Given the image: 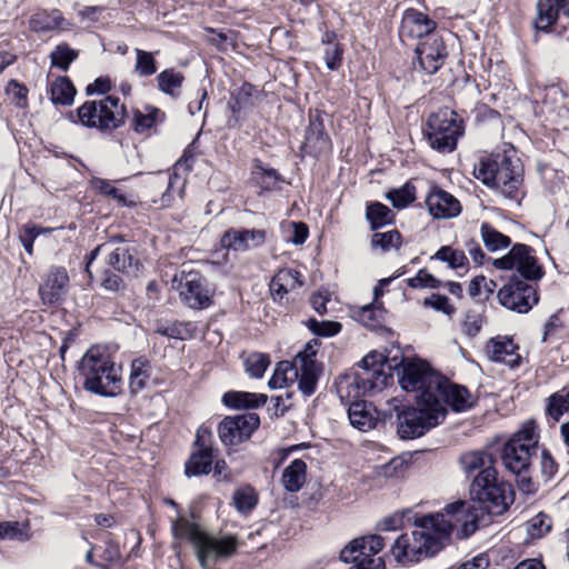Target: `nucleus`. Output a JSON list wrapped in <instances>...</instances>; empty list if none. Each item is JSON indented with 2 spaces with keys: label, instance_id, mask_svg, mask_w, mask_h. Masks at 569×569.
Instances as JSON below:
<instances>
[{
  "label": "nucleus",
  "instance_id": "1",
  "mask_svg": "<svg viewBox=\"0 0 569 569\" xmlns=\"http://www.w3.org/2000/svg\"><path fill=\"white\" fill-rule=\"evenodd\" d=\"M417 529L399 536L391 547V555L400 565L418 562L439 552L455 533L459 539L470 537L479 527V510L473 503L457 501L442 512L415 520Z\"/></svg>",
  "mask_w": 569,
  "mask_h": 569
},
{
  "label": "nucleus",
  "instance_id": "2",
  "mask_svg": "<svg viewBox=\"0 0 569 569\" xmlns=\"http://www.w3.org/2000/svg\"><path fill=\"white\" fill-rule=\"evenodd\" d=\"M79 375L88 392L101 397H117L122 391L121 368L106 347L92 346L79 362Z\"/></svg>",
  "mask_w": 569,
  "mask_h": 569
},
{
  "label": "nucleus",
  "instance_id": "3",
  "mask_svg": "<svg viewBox=\"0 0 569 569\" xmlns=\"http://www.w3.org/2000/svg\"><path fill=\"white\" fill-rule=\"evenodd\" d=\"M475 177L486 186L497 189L503 197L517 200L522 182L519 159L506 154L483 157L473 168Z\"/></svg>",
  "mask_w": 569,
  "mask_h": 569
},
{
  "label": "nucleus",
  "instance_id": "4",
  "mask_svg": "<svg viewBox=\"0 0 569 569\" xmlns=\"http://www.w3.org/2000/svg\"><path fill=\"white\" fill-rule=\"evenodd\" d=\"M171 530L176 539L191 542L202 569H207L209 560L230 557L238 547V541L233 536L216 538L183 517L172 522Z\"/></svg>",
  "mask_w": 569,
  "mask_h": 569
},
{
  "label": "nucleus",
  "instance_id": "5",
  "mask_svg": "<svg viewBox=\"0 0 569 569\" xmlns=\"http://www.w3.org/2000/svg\"><path fill=\"white\" fill-rule=\"evenodd\" d=\"M417 407H407L399 410V400L393 398L390 405L397 413L398 433L402 439H413L423 436L428 430L438 426L445 420L446 410L438 402L431 400L416 399Z\"/></svg>",
  "mask_w": 569,
  "mask_h": 569
},
{
  "label": "nucleus",
  "instance_id": "6",
  "mask_svg": "<svg viewBox=\"0 0 569 569\" xmlns=\"http://www.w3.org/2000/svg\"><path fill=\"white\" fill-rule=\"evenodd\" d=\"M127 109L120 99L107 96L99 100L86 101L77 110V121L86 128L111 132L124 124Z\"/></svg>",
  "mask_w": 569,
  "mask_h": 569
},
{
  "label": "nucleus",
  "instance_id": "7",
  "mask_svg": "<svg viewBox=\"0 0 569 569\" xmlns=\"http://www.w3.org/2000/svg\"><path fill=\"white\" fill-rule=\"evenodd\" d=\"M470 493L480 508L490 515L503 513L512 502L510 486L498 480L496 470L480 471L471 483Z\"/></svg>",
  "mask_w": 569,
  "mask_h": 569
},
{
  "label": "nucleus",
  "instance_id": "8",
  "mask_svg": "<svg viewBox=\"0 0 569 569\" xmlns=\"http://www.w3.org/2000/svg\"><path fill=\"white\" fill-rule=\"evenodd\" d=\"M446 378L437 373L426 361L407 359L401 362L399 385L407 392H415L422 403L431 400L432 393L439 392Z\"/></svg>",
  "mask_w": 569,
  "mask_h": 569
},
{
  "label": "nucleus",
  "instance_id": "9",
  "mask_svg": "<svg viewBox=\"0 0 569 569\" xmlns=\"http://www.w3.org/2000/svg\"><path fill=\"white\" fill-rule=\"evenodd\" d=\"M539 435L535 422H526L505 445L502 462L505 467L516 475L526 471L531 457L537 452Z\"/></svg>",
  "mask_w": 569,
  "mask_h": 569
},
{
  "label": "nucleus",
  "instance_id": "10",
  "mask_svg": "<svg viewBox=\"0 0 569 569\" xmlns=\"http://www.w3.org/2000/svg\"><path fill=\"white\" fill-rule=\"evenodd\" d=\"M462 121L450 108H441L427 122L426 136L430 147L439 152H452L463 134Z\"/></svg>",
  "mask_w": 569,
  "mask_h": 569
},
{
  "label": "nucleus",
  "instance_id": "11",
  "mask_svg": "<svg viewBox=\"0 0 569 569\" xmlns=\"http://www.w3.org/2000/svg\"><path fill=\"white\" fill-rule=\"evenodd\" d=\"M100 251L107 252V263L114 270L137 276L141 268V262L137 256L136 248L122 240L118 242L116 239L98 246L87 257L86 271L90 274V264L97 259Z\"/></svg>",
  "mask_w": 569,
  "mask_h": 569
},
{
  "label": "nucleus",
  "instance_id": "12",
  "mask_svg": "<svg viewBox=\"0 0 569 569\" xmlns=\"http://www.w3.org/2000/svg\"><path fill=\"white\" fill-rule=\"evenodd\" d=\"M174 281H178L177 290L181 301L189 308L202 310L212 305L214 289L199 271L182 270L179 277H174Z\"/></svg>",
  "mask_w": 569,
  "mask_h": 569
},
{
  "label": "nucleus",
  "instance_id": "13",
  "mask_svg": "<svg viewBox=\"0 0 569 569\" xmlns=\"http://www.w3.org/2000/svg\"><path fill=\"white\" fill-rule=\"evenodd\" d=\"M320 345L318 339H311L296 356V381H298V389L306 397L316 392L323 371V365L317 357Z\"/></svg>",
  "mask_w": 569,
  "mask_h": 569
},
{
  "label": "nucleus",
  "instance_id": "14",
  "mask_svg": "<svg viewBox=\"0 0 569 569\" xmlns=\"http://www.w3.org/2000/svg\"><path fill=\"white\" fill-rule=\"evenodd\" d=\"M492 266L500 270L516 269L526 280H539L543 276L531 247L517 243L510 251L492 261Z\"/></svg>",
  "mask_w": 569,
  "mask_h": 569
},
{
  "label": "nucleus",
  "instance_id": "15",
  "mask_svg": "<svg viewBox=\"0 0 569 569\" xmlns=\"http://www.w3.org/2000/svg\"><path fill=\"white\" fill-rule=\"evenodd\" d=\"M381 353L370 352L351 370L366 396L381 391L391 378L383 369Z\"/></svg>",
  "mask_w": 569,
  "mask_h": 569
},
{
  "label": "nucleus",
  "instance_id": "16",
  "mask_svg": "<svg viewBox=\"0 0 569 569\" xmlns=\"http://www.w3.org/2000/svg\"><path fill=\"white\" fill-rule=\"evenodd\" d=\"M498 300L508 310L527 313L539 299L533 286L513 277L499 289Z\"/></svg>",
  "mask_w": 569,
  "mask_h": 569
},
{
  "label": "nucleus",
  "instance_id": "17",
  "mask_svg": "<svg viewBox=\"0 0 569 569\" xmlns=\"http://www.w3.org/2000/svg\"><path fill=\"white\" fill-rule=\"evenodd\" d=\"M260 419L257 413L226 417L218 427V435L226 446H236L248 440L259 427Z\"/></svg>",
  "mask_w": 569,
  "mask_h": 569
},
{
  "label": "nucleus",
  "instance_id": "18",
  "mask_svg": "<svg viewBox=\"0 0 569 569\" xmlns=\"http://www.w3.org/2000/svg\"><path fill=\"white\" fill-rule=\"evenodd\" d=\"M69 287V276L64 268L52 267L39 286V296L44 305L53 306L63 300Z\"/></svg>",
  "mask_w": 569,
  "mask_h": 569
},
{
  "label": "nucleus",
  "instance_id": "19",
  "mask_svg": "<svg viewBox=\"0 0 569 569\" xmlns=\"http://www.w3.org/2000/svg\"><path fill=\"white\" fill-rule=\"evenodd\" d=\"M416 53L420 67L428 74L436 73L447 57L446 46L442 39L436 34L429 36L416 47Z\"/></svg>",
  "mask_w": 569,
  "mask_h": 569
},
{
  "label": "nucleus",
  "instance_id": "20",
  "mask_svg": "<svg viewBox=\"0 0 569 569\" xmlns=\"http://www.w3.org/2000/svg\"><path fill=\"white\" fill-rule=\"evenodd\" d=\"M432 403L438 402L447 411V405L452 410L460 412L470 409L473 406V397L466 387L452 385L447 379L441 386L439 392L432 393Z\"/></svg>",
  "mask_w": 569,
  "mask_h": 569
},
{
  "label": "nucleus",
  "instance_id": "21",
  "mask_svg": "<svg viewBox=\"0 0 569 569\" xmlns=\"http://www.w3.org/2000/svg\"><path fill=\"white\" fill-rule=\"evenodd\" d=\"M266 231L261 229H229L221 237V246L233 251H247L266 241Z\"/></svg>",
  "mask_w": 569,
  "mask_h": 569
},
{
  "label": "nucleus",
  "instance_id": "22",
  "mask_svg": "<svg viewBox=\"0 0 569 569\" xmlns=\"http://www.w3.org/2000/svg\"><path fill=\"white\" fill-rule=\"evenodd\" d=\"M436 27V22L427 14L416 9H408L403 13L399 34L402 40L429 37Z\"/></svg>",
  "mask_w": 569,
  "mask_h": 569
},
{
  "label": "nucleus",
  "instance_id": "23",
  "mask_svg": "<svg viewBox=\"0 0 569 569\" xmlns=\"http://www.w3.org/2000/svg\"><path fill=\"white\" fill-rule=\"evenodd\" d=\"M430 214L437 219H450L461 212V204L457 198L449 192L435 188L426 199Z\"/></svg>",
  "mask_w": 569,
  "mask_h": 569
},
{
  "label": "nucleus",
  "instance_id": "24",
  "mask_svg": "<svg viewBox=\"0 0 569 569\" xmlns=\"http://www.w3.org/2000/svg\"><path fill=\"white\" fill-rule=\"evenodd\" d=\"M383 539L380 536L371 535L353 539L340 552V559L349 562L355 557L360 558H382L379 556L383 549Z\"/></svg>",
  "mask_w": 569,
  "mask_h": 569
},
{
  "label": "nucleus",
  "instance_id": "25",
  "mask_svg": "<svg viewBox=\"0 0 569 569\" xmlns=\"http://www.w3.org/2000/svg\"><path fill=\"white\" fill-rule=\"evenodd\" d=\"M206 429H199L197 432L196 443L200 448L193 452L186 463L184 473L187 477L208 475L212 467L213 452L211 447L200 445L202 433H206Z\"/></svg>",
  "mask_w": 569,
  "mask_h": 569
},
{
  "label": "nucleus",
  "instance_id": "26",
  "mask_svg": "<svg viewBox=\"0 0 569 569\" xmlns=\"http://www.w3.org/2000/svg\"><path fill=\"white\" fill-rule=\"evenodd\" d=\"M29 28L34 32H49L53 30L67 31L72 28V23L67 21L61 11L53 9L36 12L29 20Z\"/></svg>",
  "mask_w": 569,
  "mask_h": 569
},
{
  "label": "nucleus",
  "instance_id": "27",
  "mask_svg": "<svg viewBox=\"0 0 569 569\" xmlns=\"http://www.w3.org/2000/svg\"><path fill=\"white\" fill-rule=\"evenodd\" d=\"M180 170L184 172L188 170L186 163L178 161L171 173H160L159 177L168 182L166 191L162 193L160 203L162 207H170L176 199L183 198L186 179L180 174Z\"/></svg>",
  "mask_w": 569,
  "mask_h": 569
},
{
  "label": "nucleus",
  "instance_id": "28",
  "mask_svg": "<svg viewBox=\"0 0 569 569\" xmlns=\"http://www.w3.org/2000/svg\"><path fill=\"white\" fill-rule=\"evenodd\" d=\"M516 345L508 338H492L486 345L488 358L495 362H503L515 367L519 362V355L516 352Z\"/></svg>",
  "mask_w": 569,
  "mask_h": 569
},
{
  "label": "nucleus",
  "instance_id": "29",
  "mask_svg": "<svg viewBox=\"0 0 569 569\" xmlns=\"http://www.w3.org/2000/svg\"><path fill=\"white\" fill-rule=\"evenodd\" d=\"M303 281L299 271L293 269H280L271 279L270 292L274 300H282L283 297L302 287Z\"/></svg>",
  "mask_w": 569,
  "mask_h": 569
},
{
  "label": "nucleus",
  "instance_id": "30",
  "mask_svg": "<svg viewBox=\"0 0 569 569\" xmlns=\"http://www.w3.org/2000/svg\"><path fill=\"white\" fill-rule=\"evenodd\" d=\"M348 417L350 423L361 431L375 428L378 421L377 411L373 406L363 400L353 401L349 405Z\"/></svg>",
  "mask_w": 569,
  "mask_h": 569
},
{
  "label": "nucleus",
  "instance_id": "31",
  "mask_svg": "<svg viewBox=\"0 0 569 569\" xmlns=\"http://www.w3.org/2000/svg\"><path fill=\"white\" fill-rule=\"evenodd\" d=\"M268 400L267 395L247 392V391H228L223 395V403L232 409H256L263 406Z\"/></svg>",
  "mask_w": 569,
  "mask_h": 569
},
{
  "label": "nucleus",
  "instance_id": "32",
  "mask_svg": "<svg viewBox=\"0 0 569 569\" xmlns=\"http://www.w3.org/2000/svg\"><path fill=\"white\" fill-rule=\"evenodd\" d=\"M307 478V465L302 459L292 460L282 471L281 483L289 492H298Z\"/></svg>",
  "mask_w": 569,
  "mask_h": 569
},
{
  "label": "nucleus",
  "instance_id": "33",
  "mask_svg": "<svg viewBox=\"0 0 569 569\" xmlns=\"http://www.w3.org/2000/svg\"><path fill=\"white\" fill-rule=\"evenodd\" d=\"M336 390L340 400L349 405L353 401H361L360 398L366 396L352 370L338 377Z\"/></svg>",
  "mask_w": 569,
  "mask_h": 569
},
{
  "label": "nucleus",
  "instance_id": "34",
  "mask_svg": "<svg viewBox=\"0 0 569 569\" xmlns=\"http://www.w3.org/2000/svg\"><path fill=\"white\" fill-rule=\"evenodd\" d=\"M151 365L146 358H137L132 360L129 375V389L136 395L147 387L151 377Z\"/></svg>",
  "mask_w": 569,
  "mask_h": 569
},
{
  "label": "nucleus",
  "instance_id": "35",
  "mask_svg": "<svg viewBox=\"0 0 569 569\" xmlns=\"http://www.w3.org/2000/svg\"><path fill=\"white\" fill-rule=\"evenodd\" d=\"M537 17L535 26L538 30L548 31L556 23L559 16L558 0H538L536 4Z\"/></svg>",
  "mask_w": 569,
  "mask_h": 569
},
{
  "label": "nucleus",
  "instance_id": "36",
  "mask_svg": "<svg viewBox=\"0 0 569 569\" xmlns=\"http://www.w3.org/2000/svg\"><path fill=\"white\" fill-rule=\"evenodd\" d=\"M460 463L466 473H473L476 471H486L488 469L495 470L492 456L486 451H469L460 457Z\"/></svg>",
  "mask_w": 569,
  "mask_h": 569
},
{
  "label": "nucleus",
  "instance_id": "37",
  "mask_svg": "<svg viewBox=\"0 0 569 569\" xmlns=\"http://www.w3.org/2000/svg\"><path fill=\"white\" fill-rule=\"evenodd\" d=\"M329 137L319 117L311 119L306 132V146L321 152L329 149Z\"/></svg>",
  "mask_w": 569,
  "mask_h": 569
},
{
  "label": "nucleus",
  "instance_id": "38",
  "mask_svg": "<svg viewBox=\"0 0 569 569\" xmlns=\"http://www.w3.org/2000/svg\"><path fill=\"white\" fill-rule=\"evenodd\" d=\"M480 237L485 247L491 252L507 249L511 244V239L508 236L501 233L488 222L481 224Z\"/></svg>",
  "mask_w": 569,
  "mask_h": 569
},
{
  "label": "nucleus",
  "instance_id": "39",
  "mask_svg": "<svg viewBox=\"0 0 569 569\" xmlns=\"http://www.w3.org/2000/svg\"><path fill=\"white\" fill-rule=\"evenodd\" d=\"M157 81L159 90L172 98H178L184 77L174 69H166L158 74Z\"/></svg>",
  "mask_w": 569,
  "mask_h": 569
},
{
  "label": "nucleus",
  "instance_id": "40",
  "mask_svg": "<svg viewBox=\"0 0 569 569\" xmlns=\"http://www.w3.org/2000/svg\"><path fill=\"white\" fill-rule=\"evenodd\" d=\"M297 380L296 358L292 362L281 361L277 365L268 386L272 389L284 388Z\"/></svg>",
  "mask_w": 569,
  "mask_h": 569
},
{
  "label": "nucleus",
  "instance_id": "41",
  "mask_svg": "<svg viewBox=\"0 0 569 569\" xmlns=\"http://www.w3.org/2000/svg\"><path fill=\"white\" fill-rule=\"evenodd\" d=\"M50 92L53 103L67 106L72 103L76 89L68 78L60 77L52 82Z\"/></svg>",
  "mask_w": 569,
  "mask_h": 569
},
{
  "label": "nucleus",
  "instance_id": "42",
  "mask_svg": "<svg viewBox=\"0 0 569 569\" xmlns=\"http://www.w3.org/2000/svg\"><path fill=\"white\" fill-rule=\"evenodd\" d=\"M366 218L372 230L379 229L393 221L392 211L381 202H373L367 207Z\"/></svg>",
  "mask_w": 569,
  "mask_h": 569
},
{
  "label": "nucleus",
  "instance_id": "43",
  "mask_svg": "<svg viewBox=\"0 0 569 569\" xmlns=\"http://www.w3.org/2000/svg\"><path fill=\"white\" fill-rule=\"evenodd\" d=\"M402 244V238L398 230H389L386 232H375L371 237V247L388 252L398 250Z\"/></svg>",
  "mask_w": 569,
  "mask_h": 569
},
{
  "label": "nucleus",
  "instance_id": "44",
  "mask_svg": "<svg viewBox=\"0 0 569 569\" xmlns=\"http://www.w3.org/2000/svg\"><path fill=\"white\" fill-rule=\"evenodd\" d=\"M431 259L446 262L451 269H459L468 263L465 252L451 246H442Z\"/></svg>",
  "mask_w": 569,
  "mask_h": 569
},
{
  "label": "nucleus",
  "instance_id": "45",
  "mask_svg": "<svg viewBox=\"0 0 569 569\" xmlns=\"http://www.w3.org/2000/svg\"><path fill=\"white\" fill-rule=\"evenodd\" d=\"M356 318L365 327L377 329L383 321V309L378 305H366L356 311Z\"/></svg>",
  "mask_w": 569,
  "mask_h": 569
},
{
  "label": "nucleus",
  "instance_id": "46",
  "mask_svg": "<svg viewBox=\"0 0 569 569\" xmlns=\"http://www.w3.org/2000/svg\"><path fill=\"white\" fill-rule=\"evenodd\" d=\"M547 412L555 420L569 412V390L562 389L548 398Z\"/></svg>",
  "mask_w": 569,
  "mask_h": 569
},
{
  "label": "nucleus",
  "instance_id": "47",
  "mask_svg": "<svg viewBox=\"0 0 569 569\" xmlns=\"http://www.w3.org/2000/svg\"><path fill=\"white\" fill-rule=\"evenodd\" d=\"M526 526L530 538L539 539L551 530L552 521L548 515L539 512L529 519Z\"/></svg>",
  "mask_w": 569,
  "mask_h": 569
},
{
  "label": "nucleus",
  "instance_id": "48",
  "mask_svg": "<svg viewBox=\"0 0 569 569\" xmlns=\"http://www.w3.org/2000/svg\"><path fill=\"white\" fill-rule=\"evenodd\" d=\"M78 57V52L71 49L68 44L62 43L56 47V49L51 52L50 59L51 64L57 67L63 71H66L70 63L76 60Z\"/></svg>",
  "mask_w": 569,
  "mask_h": 569
},
{
  "label": "nucleus",
  "instance_id": "49",
  "mask_svg": "<svg viewBox=\"0 0 569 569\" xmlns=\"http://www.w3.org/2000/svg\"><path fill=\"white\" fill-rule=\"evenodd\" d=\"M134 53H136V58H137L136 64H134V71L140 77H149L157 72V62L153 57V53L141 50V49H136Z\"/></svg>",
  "mask_w": 569,
  "mask_h": 569
},
{
  "label": "nucleus",
  "instance_id": "50",
  "mask_svg": "<svg viewBox=\"0 0 569 569\" xmlns=\"http://www.w3.org/2000/svg\"><path fill=\"white\" fill-rule=\"evenodd\" d=\"M415 187L406 183L399 189H395L388 192L387 198L391 201L392 206L402 209L415 201Z\"/></svg>",
  "mask_w": 569,
  "mask_h": 569
},
{
  "label": "nucleus",
  "instance_id": "51",
  "mask_svg": "<svg viewBox=\"0 0 569 569\" xmlns=\"http://www.w3.org/2000/svg\"><path fill=\"white\" fill-rule=\"evenodd\" d=\"M233 505L242 513L249 512L257 505V496L252 488L239 489L233 495Z\"/></svg>",
  "mask_w": 569,
  "mask_h": 569
},
{
  "label": "nucleus",
  "instance_id": "52",
  "mask_svg": "<svg viewBox=\"0 0 569 569\" xmlns=\"http://www.w3.org/2000/svg\"><path fill=\"white\" fill-rule=\"evenodd\" d=\"M246 371L253 378H261L270 365L269 357L264 353H252L246 359Z\"/></svg>",
  "mask_w": 569,
  "mask_h": 569
},
{
  "label": "nucleus",
  "instance_id": "53",
  "mask_svg": "<svg viewBox=\"0 0 569 569\" xmlns=\"http://www.w3.org/2000/svg\"><path fill=\"white\" fill-rule=\"evenodd\" d=\"M309 330L320 337H333L341 331V323L336 321H318L309 319L307 322Z\"/></svg>",
  "mask_w": 569,
  "mask_h": 569
},
{
  "label": "nucleus",
  "instance_id": "54",
  "mask_svg": "<svg viewBox=\"0 0 569 569\" xmlns=\"http://www.w3.org/2000/svg\"><path fill=\"white\" fill-rule=\"evenodd\" d=\"M158 114L157 109L148 110L142 112L140 110H133L132 128L136 132L141 133L150 129L156 122V116Z\"/></svg>",
  "mask_w": 569,
  "mask_h": 569
},
{
  "label": "nucleus",
  "instance_id": "55",
  "mask_svg": "<svg viewBox=\"0 0 569 569\" xmlns=\"http://www.w3.org/2000/svg\"><path fill=\"white\" fill-rule=\"evenodd\" d=\"M0 539L10 540H27L28 535L23 528L20 527L17 521H2L0 522Z\"/></svg>",
  "mask_w": 569,
  "mask_h": 569
},
{
  "label": "nucleus",
  "instance_id": "56",
  "mask_svg": "<svg viewBox=\"0 0 569 569\" xmlns=\"http://www.w3.org/2000/svg\"><path fill=\"white\" fill-rule=\"evenodd\" d=\"M6 92L17 107L23 108L27 106L28 89L23 84L16 80H11L6 87Z\"/></svg>",
  "mask_w": 569,
  "mask_h": 569
},
{
  "label": "nucleus",
  "instance_id": "57",
  "mask_svg": "<svg viewBox=\"0 0 569 569\" xmlns=\"http://www.w3.org/2000/svg\"><path fill=\"white\" fill-rule=\"evenodd\" d=\"M423 306L430 307L447 316H451L456 311V308L449 302L448 297L438 293H432L430 297L426 298L423 300Z\"/></svg>",
  "mask_w": 569,
  "mask_h": 569
},
{
  "label": "nucleus",
  "instance_id": "58",
  "mask_svg": "<svg viewBox=\"0 0 569 569\" xmlns=\"http://www.w3.org/2000/svg\"><path fill=\"white\" fill-rule=\"evenodd\" d=\"M407 282L410 288H415V289L416 288H432V289H435L440 286V281L425 269L419 270L418 273L415 277L409 278L407 280Z\"/></svg>",
  "mask_w": 569,
  "mask_h": 569
},
{
  "label": "nucleus",
  "instance_id": "59",
  "mask_svg": "<svg viewBox=\"0 0 569 569\" xmlns=\"http://www.w3.org/2000/svg\"><path fill=\"white\" fill-rule=\"evenodd\" d=\"M558 471V465L548 450H542L540 456V472L546 482L550 481Z\"/></svg>",
  "mask_w": 569,
  "mask_h": 569
},
{
  "label": "nucleus",
  "instance_id": "60",
  "mask_svg": "<svg viewBox=\"0 0 569 569\" xmlns=\"http://www.w3.org/2000/svg\"><path fill=\"white\" fill-rule=\"evenodd\" d=\"M93 187L104 196H109L120 203H126V197L117 189L111 182L103 179H96L93 181Z\"/></svg>",
  "mask_w": 569,
  "mask_h": 569
},
{
  "label": "nucleus",
  "instance_id": "61",
  "mask_svg": "<svg viewBox=\"0 0 569 569\" xmlns=\"http://www.w3.org/2000/svg\"><path fill=\"white\" fill-rule=\"evenodd\" d=\"M348 563L351 566L348 569H385L383 558H357L350 559Z\"/></svg>",
  "mask_w": 569,
  "mask_h": 569
},
{
  "label": "nucleus",
  "instance_id": "62",
  "mask_svg": "<svg viewBox=\"0 0 569 569\" xmlns=\"http://www.w3.org/2000/svg\"><path fill=\"white\" fill-rule=\"evenodd\" d=\"M482 327L481 317L477 313L469 312L466 315L463 321V331L468 337H475L478 335Z\"/></svg>",
  "mask_w": 569,
  "mask_h": 569
},
{
  "label": "nucleus",
  "instance_id": "63",
  "mask_svg": "<svg viewBox=\"0 0 569 569\" xmlns=\"http://www.w3.org/2000/svg\"><path fill=\"white\" fill-rule=\"evenodd\" d=\"M405 467V461L400 458H393L388 463L377 467L380 476L390 478L397 476Z\"/></svg>",
  "mask_w": 569,
  "mask_h": 569
},
{
  "label": "nucleus",
  "instance_id": "64",
  "mask_svg": "<svg viewBox=\"0 0 569 569\" xmlns=\"http://www.w3.org/2000/svg\"><path fill=\"white\" fill-rule=\"evenodd\" d=\"M342 50L339 44H329L326 49L325 60L328 69L336 70L341 61Z\"/></svg>",
  "mask_w": 569,
  "mask_h": 569
}]
</instances>
